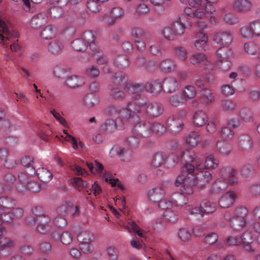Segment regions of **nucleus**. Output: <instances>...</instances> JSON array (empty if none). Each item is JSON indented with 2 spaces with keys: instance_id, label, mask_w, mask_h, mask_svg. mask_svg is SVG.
<instances>
[{
  "instance_id": "f257e3e1",
  "label": "nucleus",
  "mask_w": 260,
  "mask_h": 260,
  "mask_svg": "<svg viewBox=\"0 0 260 260\" xmlns=\"http://www.w3.org/2000/svg\"><path fill=\"white\" fill-rule=\"evenodd\" d=\"M190 7L184 8L185 14L192 18L204 19L211 17V14L214 11L213 8L210 10L207 9L206 4L202 0H188Z\"/></svg>"
},
{
  "instance_id": "f03ea898",
  "label": "nucleus",
  "mask_w": 260,
  "mask_h": 260,
  "mask_svg": "<svg viewBox=\"0 0 260 260\" xmlns=\"http://www.w3.org/2000/svg\"><path fill=\"white\" fill-rule=\"evenodd\" d=\"M135 108H133L134 112L145 113L148 116L157 117L162 114L164 111L162 105L158 103H148L143 99V96L137 99L135 103Z\"/></svg>"
},
{
  "instance_id": "7ed1b4c3",
  "label": "nucleus",
  "mask_w": 260,
  "mask_h": 260,
  "mask_svg": "<svg viewBox=\"0 0 260 260\" xmlns=\"http://www.w3.org/2000/svg\"><path fill=\"white\" fill-rule=\"evenodd\" d=\"M176 164L180 162L182 165L180 169V173H193L194 171V166L191 164V162L194 161L198 159L197 155L194 151L184 149L179 153L177 155L172 156Z\"/></svg>"
},
{
  "instance_id": "20e7f679",
  "label": "nucleus",
  "mask_w": 260,
  "mask_h": 260,
  "mask_svg": "<svg viewBox=\"0 0 260 260\" xmlns=\"http://www.w3.org/2000/svg\"><path fill=\"white\" fill-rule=\"evenodd\" d=\"M141 95H138L132 98L131 101L126 104V108L120 110L118 117H117L118 122L120 121L121 124H124L125 122L129 123H134L136 119L138 118V116L132 114L134 113H140V112H134L133 108H135L136 103H137V99L141 98Z\"/></svg>"
},
{
  "instance_id": "39448f33",
  "label": "nucleus",
  "mask_w": 260,
  "mask_h": 260,
  "mask_svg": "<svg viewBox=\"0 0 260 260\" xmlns=\"http://www.w3.org/2000/svg\"><path fill=\"white\" fill-rule=\"evenodd\" d=\"M185 28L186 27L181 21V18H177L176 20L164 28L162 33L166 39L173 41L177 37L181 36L184 34Z\"/></svg>"
},
{
  "instance_id": "423d86ee",
  "label": "nucleus",
  "mask_w": 260,
  "mask_h": 260,
  "mask_svg": "<svg viewBox=\"0 0 260 260\" xmlns=\"http://www.w3.org/2000/svg\"><path fill=\"white\" fill-rule=\"evenodd\" d=\"M182 185L181 193L183 194H191L193 192V186L196 185L193 179L191 178V173H180L175 179V185L179 186Z\"/></svg>"
},
{
  "instance_id": "0eeeda50",
  "label": "nucleus",
  "mask_w": 260,
  "mask_h": 260,
  "mask_svg": "<svg viewBox=\"0 0 260 260\" xmlns=\"http://www.w3.org/2000/svg\"><path fill=\"white\" fill-rule=\"evenodd\" d=\"M185 116V112L181 111L176 114L169 117L166 122V125L168 131L172 133H177L180 132L184 126L183 121Z\"/></svg>"
},
{
  "instance_id": "6e6552de",
  "label": "nucleus",
  "mask_w": 260,
  "mask_h": 260,
  "mask_svg": "<svg viewBox=\"0 0 260 260\" xmlns=\"http://www.w3.org/2000/svg\"><path fill=\"white\" fill-rule=\"evenodd\" d=\"M233 40V31L231 30H220L215 33L213 40L218 45L229 47Z\"/></svg>"
},
{
  "instance_id": "1a4fd4ad",
  "label": "nucleus",
  "mask_w": 260,
  "mask_h": 260,
  "mask_svg": "<svg viewBox=\"0 0 260 260\" xmlns=\"http://www.w3.org/2000/svg\"><path fill=\"white\" fill-rule=\"evenodd\" d=\"M0 31L6 36V37H5L2 34H0V39L4 45H8L7 41L12 42L14 40H16V39L19 37V35L17 32L9 28L6 23L1 19Z\"/></svg>"
},
{
  "instance_id": "9d476101",
  "label": "nucleus",
  "mask_w": 260,
  "mask_h": 260,
  "mask_svg": "<svg viewBox=\"0 0 260 260\" xmlns=\"http://www.w3.org/2000/svg\"><path fill=\"white\" fill-rule=\"evenodd\" d=\"M219 165V160L215 157L213 154H210L206 156L205 163L203 164L200 159L196 160V167L197 170L203 169L214 170Z\"/></svg>"
},
{
  "instance_id": "9b49d317",
  "label": "nucleus",
  "mask_w": 260,
  "mask_h": 260,
  "mask_svg": "<svg viewBox=\"0 0 260 260\" xmlns=\"http://www.w3.org/2000/svg\"><path fill=\"white\" fill-rule=\"evenodd\" d=\"M134 124L133 133L142 138L147 137L150 133V123L144 121H139V118L136 119Z\"/></svg>"
},
{
  "instance_id": "f8f14e48",
  "label": "nucleus",
  "mask_w": 260,
  "mask_h": 260,
  "mask_svg": "<svg viewBox=\"0 0 260 260\" xmlns=\"http://www.w3.org/2000/svg\"><path fill=\"white\" fill-rule=\"evenodd\" d=\"M174 158L172 157L167 158L165 155L161 152H157L152 157L151 166L154 168H157L166 163L168 167H173L176 165Z\"/></svg>"
},
{
  "instance_id": "ddd939ff",
  "label": "nucleus",
  "mask_w": 260,
  "mask_h": 260,
  "mask_svg": "<svg viewBox=\"0 0 260 260\" xmlns=\"http://www.w3.org/2000/svg\"><path fill=\"white\" fill-rule=\"evenodd\" d=\"M198 171L194 175L191 173V178L193 179L196 184L200 186L206 185L212 178L211 173L205 169L197 170Z\"/></svg>"
},
{
  "instance_id": "4468645a",
  "label": "nucleus",
  "mask_w": 260,
  "mask_h": 260,
  "mask_svg": "<svg viewBox=\"0 0 260 260\" xmlns=\"http://www.w3.org/2000/svg\"><path fill=\"white\" fill-rule=\"evenodd\" d=\"M64 48L63 41L60 39H55L50 42L47 45L48 52L53 55L61 54Z\"/></svg>"
},
{
  "instance_id": "2eb2a0df",
  "label": "nucleus",
  "mask_w": 260,
  "mask_h": 260,
  "mask_svg": "<svg viewBox=\"0 0 260 260\" xmlns=\"http://www.w3.org/2000/svg\"><path fill=\"white\" fill-rule=\"evenodd\" d=\"M232 6L236 12L246 13L251 10L252 3L249 0H233Z\"/></svg>"
},
{
  "instance_id": "dca6fc26",
  "label": "nucleus",
  "mask_w": 260,
  "mask_h": 260,
  "mask_svg": "<svg viewBox=\"0 0 260 260\" xmlns=\"http://www.w3.org/2000/svg\"><path fill=\"white\" fill-rule=\"evenodd\" d=\"M220 174L222 176L228 179V184L235 185L238 183L239 180L236 176V171L228 167H224L220 169Z\"/></svg>"
},
{
  "instance_id": "f3484780",
  "label": "nucleus",
  "mask_w": 260,
  "mask_h": 260,
  "mask_svg": "<svg viewBox=\"0 0 260 260\" xmlns=\"http://www.w3.org/2000/svg\"><path fill=\"white\" fill-rule=\"evenodd\" d=\"M180 86L179 81L174 77L166 78L163 82V88L168 93L174 92L179 89Z\"/></svg>"
},
{
  "instance_id": "a211bd4d",
  "label": "nucleus",
  "mask_w": 260,
  "mask_h": 260,
  "mask_svg": "<svg viewBox=\"0 0 260 260\" xmlns=\"http://www.w3.org/2000/svg\"><path fill=\"white\" fill-rule=\"evenodd\" d=\"M194 39V45L196 49L201 51L205 50L208 41L207 36L202 32H199L195 35Z\"/></svg>"
},
{
  "instance_id": "6ab92c4d",
  "label": "nucleus",
  "mask_w": 260,
  "mask_h": 260,
  "mask_svg": "<svg viewBox=\"0 0 260 260\" xmlns=\"http://www.w3.org/2000/svg\"><path fill=\"white\" fill-rule=\"evenodd\" d=\"M235 198V193L229 191L222 195L219 200V205L221 208H229L234 203Z\"/></svg>"
},
{
  "instance_id": "aec40b11",
  "label": "nucleus",
  "mask_w": 260,
  "mask_h": 260,
  "mask_svg": "<svg viewBox=\"0 0 260 260\" xmlns=\"http://www.w3.org/2000/svg\"><path fill=\"white\" fill-rule=\"evenodd\" d=\"M228 187V179L225 177L221 176L213 183L211 191L214 194H217Z\"/></svg>"
},
{
  "instance_id": "412c9836",
  "label": "nucleus",
  "mask_w": 260,
  "mask_h": 260,
  "mask_svg": "<svg viewBox=\"0 0 260 260\" xmlns=\"http://www.w3.org/2000/svg\"><path fill=\"white\" fill-rule=\"evenodd\" d=\"M131 36L134 40L144 39L145 41H149L152 39L151 35L140 27L132 28L131 29Z\"/></svg>"
},
{
  "instance_id": "4be33fe9",
  "label": "nucleus",
  "mask_w": 260,
  "mask_h": 260,
  "mask_svg": "<svg viewBox=\"0 0 260 260\" xmlns=\"http://www.w3.org/2000/svg\"><path fill=\"white\" fill-rule=\"evenodd\" d=\"M216 151L222 156L229 155L233 150L232 145L229 142L221 140H218L216 144Z\"/></svg>"
},
{
  "instance_id": "5701e85b",
  "label": "nucleus",
  "mask_w": 260,
  "mask_h": 260,
  "mask_svg": "<svg viewBox=\"0 0 260 260\" xmlns=\"http://www.w3.org/2000/svg\"><path fill=\"white\" fill-rule=\"evenodd\" d=\"M160 69L166 73H170L175 70L177 68L176 61L172 58H166L159 63Z\"/></svg>"
},
{
  "instance_id": "b1692460",
  "label": "nucleus",
  "mask_w": 260,
  "mask_h": 260,
  "mask_svg": "<svg viewBox=\"0 0 260 260\" xmlns=\"http://www.w3.org/2000/svg\"><path fill=\"white\" fill-rule=\"evenodd\" d=\"M51 218L49 216H45V218H41L37 220V231L41 234H46L51 229V225L50 224Z\"/></svg>"
},
{
  "instance_id": "393cba45",
  "label": "nucleus",
  "mask_w": 260,
  "mask_h": 260,
  "mask_svg": "<svg viewBox=\"0 0 260 260\" xmlns=\"http://www.w3.org/2000/svg\"><path fill=\"white\" fill-rule=\"evenodd\" d=\"M47 16L44 13H40L34 15L30 21V26L34 28H38L46 23Z\"/></svg>"
},
{
  "instance_id": "a878e982",
  "label": "nucleus",
  "mask_w": 260,
  "mask_h": 260,
  "mask_svg": "<svg viewBox=\"0 0 260 260\" xmlns=\"http://www.w3.org/2000/svg\"><path fill=\"white\" fill-rule=\"evenodd\" d=\"M238 144L242 149L247 150L251 148L252 142L250 136L248 134L243 133L238 137Z\"/></svg>"
},
{
  "instance_id": "bb28decb",
  "label": "nucleus",
  "mask_w": 260,
  "mask_h": 260,
  "mask_svg": "<svg viewBox=\"0 0 260 260\" xmlns=\"http://www.w3.org/2000/svg\"><path fill=\"white\" fill-rule=\"evenodd\" d=\"M84 82L83 78L77 75H69L66 78L64 84L72 88L77 87L81 86L84 84Z\"/></svg>"
},
{
  "instance_id": "cd10ccee",
  "label": "nucleus",
  "mask_w": 260,
  "mask_h": 260,
  "mask_svg": "<svg viewBox=\"0 0 260 260\" xmlns=\"http://www.w3.org/2000/svg\"><path fill=\"white\" fill-rule=\"evenodd\" d=\"M56 27L54 25L50 24L42 29L40 32V36L44 40H51L56 36Z\"/></svg>"
},
{
  "instance_id": "c85d7f7f",
  "label": "nucleus",
  "mask_w": 260,
  "mask_h": 260,
  "mask_svg": "<svg viewBox=\"0 0 260 260\" xmlns=\"http://www.w3.org/2000/svg\"><path fill=\"white\" fill-rule=\"evenodd\" d=\"M57 3L56 0H53L51 3H49V13L53 18H58L63 14V10L61 7Z\"/></svg>"
},
{
  "instance_id": "c756f323",
  "label": "nucleus",
  "mask_w": 260,
  "mask_h": 260,
  "mask_svg": "<svg viewBox=\"0 0 260 260\" xmlns=\"http://www.w3.org/2000/svg\"><path fill=\"white\" fill-rule=\"evenodd\" d=\"M193 119L195 125L199 127L204 126L208 121V116L202 110L197 111L193 115Z\"/></svg>"
},
{
  "instance_id": "7c9ffc66",
  "label": "nucleus",
  "mask_w": 260,
  "mask_h": 260,
  "mask_svg": "<svg viewBox=\"0 0 260 260\" xmlns=\"http://www.w3.org/2000/svg\"><path fill=\"white\" fill-rule=\"evenodd\" d=\"M125 229L128 232H133L135 234L136 238H145L146 233L140 229L134 221H130L128 224L125 226Z\"/></svg>"
},
{
  "instance_id": "2f4dec72",
  "label": "nucleus",
  "mask_w": 260,
  "mask_h": 260,
  "mask_svg": "<svg viewBox=\"0 0 260 260\" xmlns=\"http://www.w3.org/2000/svg\"><path fill=\"white\" fill-rule=\"evenodd\" d=\"M118 122V121L117 120L108 118L106 120L104 124L101 126V130L103 132L111 134L116 129Z\"/></svg>"
},
{
  "instance_id": "473e14b6",
  "label": "nucleus",
  "mask_w": 260,
  "mask_h": 260,
  "mask_svg": "<svg viewBox=\"0 0 260 260\" xmlns=\"http://www.w3.org/2000/svg\"><path fill=\"white\" fill-rule=\"evenodd\" d=\"M244 50L246 55L254 56L258 54L259 47L257 44L254 42H248L244 44Z\"/></svg>"
},
{
  "instance_id": "72a5a7b5",
  "label": "nucleus",
  "mask_w": 260,
  "mask_h": 260,
  "mask_svg": "<svg viewBox=\"0 0 260 260\" xmlns=\"http://www.w3.org/2000/svg\"><path fill=\"white\" fill-rule=\"evenodd\" d=\"M120 159L125 162L130 161L133 158L132 149L126 147H120L117 150Z\"/></svg>"
},
{
  "instance_id": "f704fd0d",
  "label": "nucleus",
  "mask_w": 260,
  "mask_h": 260,
  "mask_svg": "<svg viewBox=\"0 0 260 260\" xmlns=\"http://www.w3.org/2000/svg\"><path fill=\"white\" fill-rule=\"evenodd\" d=\"M201 141V137L200 134L195 131L190 132L186 138V143L190 147L197 146Z\"/></svg>"
},
{
  "instance_id": "c9c22d12",
  "label": "nucleus",
  "mask_w": 260,
  "mask_h": 260,
  "mask_svg": "<svg viewBox=\"0 0 260 260\" xmlns=\"http://www.w3.org/2000/svg\"><path fill=\"white\" fill-rule=\"evenodd\" d=\"M76 232L77 240L79 243H83V242L89 243L93 241V236L90 232L81 230L80 228H78Z\"/></svg>"
},
{
  "instance_id": "e433bc0d",
  "label": "nucleus",
  "mask_w": 260,
  "mask_h": 260,
  "mask_svg": "<svg viewBox=\"0 0 260 260\" xmlns=\"http://www.w3.org/2000/svg\"><path fill=\"white\" fill-rule=\"evenodd\" d=\"M149 11V8L146 4L144 3L139 4L135 7L133 17L135 19H138L141 16L148 14Z\"/></svg>"
},
{
  "instance_id": "4c0bfd02",
  "label": "nucleus",
  "mask_w": 260,
  "mask_h": 260,
  "mask_svg": "<svg viewBox=\"0 0 260 260\" xmlns=\"http://www.w3.org/2000/svg\"><path fill=\"white\" fill-rule=\"evenodd\" d=\"M239 34L242 38L245 40H251L254 37L251 27V23L249 25H244L239 28Z\"/></svg>"
},
{
  "instance_id": "58836bf2",
  "label": "nucleus",
  "mask_w": 260,
  "mask_h": 260,
  "mask_svg": "<svg viewBox=\"0 0 260 260\" xmlns=\"http://www.w3.org/2000/svg\"><path fill=\"white\" fill-rule=\"evenodd\" d=\"M15 203L13 199L7 197L0 198V211H12Z\"/></svg>"
},
{
  "instance_id": "ea45409f",
  "label": "nucleus",
  "mask_w": 260,
  "mask_h": 260,
  "mask_svg": "<svg viewBox=\"0 0 260 260\" xmlns=\"http://www.w3.org/2000/svg\"><path fill=\"white\" fill-rule=\"evenodd\" d=\"M186 100L183 94L178 92L170 96L168 98V102L173 106L178 107L183 105Z\"/></svg>"
},
{
  "instance_id": "a19ab883",
  "label": "nucleus",
  "mask_w": 260,
  "mask_h": 260,
  "mask_svg": "<svg viewBox=\"0 0 260 260\" xmlns=\"http://www.w3.org/2000/svg\"><path fill=\"white\" fill-rule=\"evenodd\" d=\"M143 89L144 86L141 83H127L124 87L125 91L133 93H138L137 95H141V96L142 95L140 93L143 91ZM133 97H134V96Z\"/></svg>"
},
{
  "instance_id": "79ce46f5",
  "label": "nucleus",
  "mask_w": 260,
  "mask_h": 260,
  "mask_svg": "<svg viewBox=\"0 0 260 260\" xmlns=\"http://www.w3.org/2000/svg\"><path fill=\"white\" fill-rule=\"evenodd\" d=\"M141 138L132 132V134L126 139L125 143L131 149H135L139 147Z\"/></svg>"
},
{
  "instance_id": "37998d69",
  "label": "nucleus",
  "mask_w": 260,
  "mask_h": 260,
  "mask_svg": "<svg viewBox=\"0 0 260 260\" xmlns=\"http://www.w3.org/2000/svg\"><path fill=\"white\" fill-rule=\"evenodd\" d=\"M36 172L38 178L42 182H48L52 179V173L50 172L49 170H47L46 168H38Z\"/></svg>"
},
{
  "instance_id": "c03bdc74",
  "label": "nucleus",
  "mask_w": 260,
  "mask_h": 260,
  "mask_svg": "<svg viewBox=\"0 0 260 260\" xmlns=\"http://www.w3.org/2000/svg\"><path fill=\"white\" fill-rule=\"evenodd\" d=\"M14 246V242L10 238L0 236V250L8 252L7 255L10 253L9 249Z\"/></svg>"
},
{
  "instance_id": "a18cd8bd",
  "label": "nucleus",
  "mask_w": 260,
  "mask_h": 260,
  "mask_svg": "<svg viewBox=\"0 0 260 260\" xmlns=\"http://www.w3.org/2000/svg\"><path fill=\"white\" fill-rule=\"evenodd\" d=\"M164 192L160 187H156L149 190V199L153 202H157L164 195Z\"/></svg>"
},
{
  "instance_id": "49530a36",
  "label": "nucleus",
  "mask_w": 260,
  "mask_h": 260,
  "mask_svg": "<svg viewBox=\"0 0 260 260\" xmlns=\"http://www.w3.org/2000/svg\"><path fill=\"white\" fill-rule=\"evenodd\" d=\"M124 96V93L122 90L119 87H113L110 90L108 100L110 102H113L116 100L122 99Z\"/></svg>"
},
{
  "instance_id": "de8ad7c7",
  "label": "nucleus",
  "mask_w": 260,
  "mask_h": 260,
  "mask_svg": "<svg viewBox=\"0 0 260 260\" xmlns=\"http://www.w3.org/2000/svg\"><path fill=\"white\" fill-rule=\"evenodd\" d=\"M225 218L226 220L230 221L231 227L235 230L242 229L246 224V219H241L234 217L231 219L228 218L226 215H225Z\"/></svg>"
},
{
  "instance_id": "09e8293b",
  "label": "nucleus",
  "mask_w": 260,
  "mask_h": 260,
  "mask_svg": "<svg viewBox=\"0 0 260 260\" xmlns=\"http://www.w3.org/2000/svg\"><path fill=\"white\" fill-rule=\"evenodd\" d=\"M128 57L124 55H118L114 60V65L119 69H123L129 65Z\"/></svg>"
},
{
  "instance_id": "8fccbe9b",
  "label": "nucleus",
  "mask_w": 260,
  "mask_h": 260,
  "mask_svg": "<svg viewBox=\"0 0 260 260\" xmlns=\"http://www.w3.org/2000/svg\"><path fill=\"white\" fill-rule=\"evenodd\" d=\"M216 53L218 57L220 58L219 60H228L232 56V51L228 47L222 46L217 49Z\"/></svg>"
},
{
  "instance_id": "3c124183",
  "label": "nucleus",
  "mask_w": 260,
  "mask_h": 260,
  "mask_svg": "<svg viewBox=\"0 0 260 260\" xmlns=\"http://www.w3.org/2000/svg\"><path fill=\"white\" fill-rule=\"evenodd\" d=\"M205 59V55L201 53H194L189 57L190 63L193 66H201Z\"/></svg>"
},
{
  "instance_id": "603ef678",
  "label": "nucleus",
  "mask_w": 260,
  "mask_h": 260,
  "mask_svg": "<svg viewBox=\"0 0 260 260\" xmlns=\"http://www.w3.org/2000/svg\"><path fill=\"white\" fill-rule=\"evenodd\" d=\"M187 201V198L182 193H175L173 195L172 198L173 204L177 206H182L186 205Z\"/></svg>"
},
{
  "instance_id": "864d4df0",
  "label": "nucleus",
  "mask_w": 260,
  "mask_h": 260,
  "mask_svg": "<svg viewBox=\"0 0 260 260\" xmlns=\"http://www.w3.org/2000/svg\"><path fill=\"white\" fill-rule=\"evenodd\" d=\"M98 173L100 175V176L101 178H105V181L107 182H109L110 184L112 185V186H114L117 184L118 187L119 189H123L122 185L121 183L118 182V179L109 178L107 176V173L106 171H105L104 170L98 172Z\"/></svg>"
},
{
  "instance_id": "5fc2aeb1",
  "label": "nucleus",
  "mask_w": 260,
  "mask_h": 260,
  "mask_svg": "<svg viewBox=\"0 0 260 260\" xmlns=\"http://www.w3.org/2000/svg\"><path fill=\"white\" fill-rule=\"evenodd\" d=\"M237 104L230 100H224L221 101V107L223 110L226 112H233L236 108Z\"/></svg>"
},
{
  "instance_id": "6e6d98bb",
  "label": "nucleus",
  "mask_w": 260,
  "mask_h": 260,
  "mask_svg": "<svg viewBox=\"0 0 260 260\" xmlns=\"http://www.w3.org/2000/svg\"><path fill=\"white\" fill-rule=\"evenodd\" d=\"M16 181V178L14 175L8 173L4 177L5 183L4 184L7 187H10V191L13 190Z\"/></svg>"
},
{
  "instance_id": "4d7b16f0",
  "label": "nucleus",
  "mask_w": 260,
  "mask_h": 260,
  "mask_svg": "<svg viewBox=\"0 0 260 260\" xmlns=\"http://www.w3.org/2000/svg\"><path fill=\"white\" fill-rule=\"evenodd\" d=\"M84 104L88 107L91 108L99 103L98 97L92 94H88L84 98Z\"/></svg>"
},
{
  "instance_id": "13d9d810",
  "label": "nucleus",
  "mask_w": 260,
  "mask_h": 260,
  "mask_svg": "<svg viewBox=\"0 0 260 260\" xmlns=\"http://www.w3.org/2000/svg\"><path fill=\"white\" fill-rule=\"evenodd\" d=\"M201 99L205 104H209L214 101L215 97L213 93L208 89L203 90L201 93Z\"/></svg>"
},
{
  "instance_id": "bf43d9fd",
  "label": "nucleus",
  "mask_w": 260,
  "mask_h": 260,
  "mask_svg": "<svg viewBox=\"0 0 260 260\" xmlns=\"http://www.w3.org/2000/svg\"><path fill=\"white\" fill-rule=\"evenodd\" d=\"M71 46L75 50L79 51L85 50L88 45L81 38L80 39H78L73 41Z\"/></svg>"
},
{
  "instance_id": "052dcab7",
  "label": "nucleus",
  "mask_w": 260,
  "mask_h": 260,
  "mask_svg": "<svg viewBox=\"0 0 260 260\" xmlns=\"http://www.w3.org/2000/svg\"><path fill=\"white\" fill-rule=\"evenodd\" d=\"M201 207L203 209L204 213H211L215 210V204L210 201L202 202Z\"/></svg>"
},
{
  "instance_id": "680f3d73",
  "label": "nucleus",
  "mask_w": 260,
  "mask_h": 260,
  "mask_svg": "<svg viewBox=\"0 0 260 260\" xmlns=\"http://www.w3.org/2000/svg\"><path fill=\"white\" fill-rule=\"evenodd\" d=\"M164 217L170 222H175L178 219V215L176 213L174 207L166 210L163 213Z\"/></svg>"
},
{
  "instance_id": "e2e57ef3",
  "label": "nucleus",
  "mask_w": 260,
  "mask_h": 260,
  "mask_svg": "<svg viewBox=\"0 0 260 260\" xmlns=\"http://www.w3.org/2000/svg\"><path fill=\"white\" fill-rule=\"evenodd\" d=\"M174 51L176 56L182 61H185L187 58V51L184 47H177Z\"/></svg>"
},
{
  "instance_id": "0e129e2a",
  "label": "nucleus",
  "mask_w": 260,
  "mask_h": 260,
  "mask_svg": "<svg viewBox=\"0 0 260 260\" xmlns=\"http://www.w3.org/2000/svg\"><path fill=\"white\" fill-rule=\"evenodd\" d=\"M253 215L256 220L253 225V228L256 233L260 234V205L256 207L254 210Z\"/></svg>"
},
{
  "instance_id": "69168bd1",
  "label": "nucleus",
  "mask_w": 260,
  "mask_h": 260,
  "mask_svg": "<svg viewBox=\"0 0 260 260\" xmlns=\"http://www.w3.org/2000/svg\"><path fill=\"white\" fill-rule=\"evenodd\" d=\"M69 71L67 69L56 67L53 71L54 75L58 78L65 79L69 75Z\"/></svg>"
},
{
  "instance_id": "338daca9",
  "label": "nucleus",
  "mask_w": 260,
  "mask_h": 260,
  "mask_svg": "<svg viewBox=\"0 0 260 260\" xmlns=\"http://www.w3.org/2000/svg\"><path fill=\"white\" fill-rule=\"evenodd\" d=\"M127 76L122 72L117 73L112 78V82L117 85L125 83L127 81Z\"/></svg>"
},
{
  "instance_id": "774afa93",
  "label": "nucleus",
  "mask_w": 260,
  "mask_h": 260,
  "mask_svg": "<svg viewBox=\"0 0 260 260\" xmlns=\"http://www.w3.org/2000/svg\"><path fill=\"white\" fill-rule=\"evenodd\" d=\"M224 21L231 25H234L239 22L237 16L232 13H228L223 16Z\"/></svg>"
}]
</instances>
